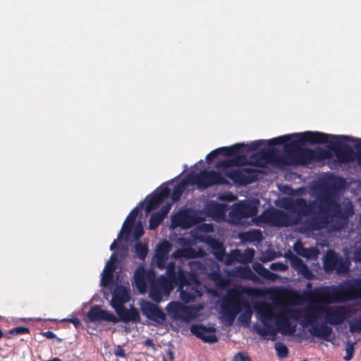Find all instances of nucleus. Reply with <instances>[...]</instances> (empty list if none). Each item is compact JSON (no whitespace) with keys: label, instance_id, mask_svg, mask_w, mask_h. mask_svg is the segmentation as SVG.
Here are the masks:
<instances>
[{"label":"nucleus","instance_id":"f257e3e1","mask_svg":"<svg viewBox=\"0 0 361 361\" xmlns=\"http://www.w3.org/2000/svg\"><path fill=\"white\" fill-rule=\"evenodd\" d=\"M284 207L296 216L272 208L264 210L255 219L257 224H269L271 226L286 227L298 225L303 217L308 216L302 222L305 232H313L326 228L335 218L343 216L340 204L334 199V192L329 188L324 189L317 197L309 202L303 197L288 200Z\"/></svg>","mask_w":361,"mask_h":361},{"label":"nucleus","instance_id":"f03ea898","mask_svg":"<svg viewBox=\"0 0 361 361\" xmlns=\"http://www.w3.org/2000/svg\"><path fill=\"white\" fill-rule=\"evenodd\" d=\"M331 134L319 131H305L304 133L285 135L269 140V146L284 145L286 155L283 157L282 164L307 165L312 162V149L300 148L299 143L331 145Z\"/></svg>","mask_w":361,"mask_h":361},{"label":"nucleus","instance_id":"7ed1b4c3","mask_svg":"<svg viewBox=\"0 0 361 361\" xmlns=\"http://www.w3.org/2000/svg\"><path fill=\"white\" fill-rule=\"evenodd\" d=\"M303 297L309 300L334 303L361 299V278L345 281L339 286L316 288L312 291H305Z\"/></svg>","mask_w":361,"mask_h":361},{"label":"nucleus","instance_id":"20e7f679","mask_svg":"<svg viewBox=\"0 0 361 361\" xmlns=\"http://www.w3.org/2000/svg\"><path fill=\"white\" fill-rule=\"evenodd\" d=\"M289 309L286 310L288 314L287 316L284 314L276 315L272 307L267 304L263 307H256L257 313L264 324L263 327L257 326L255 328L257 333L263 337L271 336V340L275 341L276 331L271 325L272 322L275 319L276 324L283 334L292 335L295 331V326L292 325L289 320V317H290L288 313Z\"/></svg>","mask_w":361,"mask_h":361},{"label":"nucleus","instance_id":"39448f33","mask_svg":"<svg viewBox=\"0 0 361 361\" xmlns=\"http://www.w3.org/2000/svg\"><path fill=\"white\" fill-rule=\"evenodd\" d=\"M255 289L244 286L233 288L228 290V298L222 304V312L224 317L230 324H231L236 316L243 308V306L247 305V301L243 297L244 294L251 295Z\"/></svg>","mask_w":361,"mask_h":361},{"label":"nucleus","instance_id":"423d86ee","mask_svg":"<svg viewBox=\"0 0 361 361\" xmlns=\"http://www.w3.org/2000/svg\"><path fill=\"white\" fill-rule=\"evenodd\" d=\"M331 145L329 149L332 150L338 161L341 163H348L353 159V150L344 141H350L354 144L357 153L355 159L361 167V138H355L349 135H331Z\"/></svg>","mask_w":361,"mask_h":361},{"label":"nucleus","instance_id":"0eeeda50","mask_svg":"<svg viewBox=\"0 0 361 361\" xmlns=\"http://www.w3.org/2000/svg\"><path fill=\"white\" fill-rule=\"evenodd\" d=\"M297 298L300 302H308L311 305L305 309L290 308L288 310L289 315L291 318L295 319L302 317V325L305 327L308 326L311 327L317 323L318 313L320 311H323V305H328L329 303L307 300L303 297L302 293L300 295H298Z\"/></svg>","mask_w":361,"mask_h":361},{"label":"nucleus","instance_id":"6e6552de","mask_svg":"<svg viewBox=\"0 0 361 361\" xmlns=\"http://www.w3.org/2000/svg\"><path fill=\"white\" fill-rule=\"evenodd\" d=\"M190 185H196L200 190L214 185H228V181L219 172L214 170H202L199 173L191 172L188 174Z\"/></svg>","mask_w":361,"mask_h":361},{"label":"nucleus","instance_id":"1a4fd4ad","mask_svg":"<svg viewBox=\"0 0 361 361\" xmlns=\"http://www.w3.org/2000/svg\"><path fill=\"white\" fill-rule=\"evenodd\" d=\"M165 269L166 275L164 276L178 283L179 289H180L181 299L186 302L193 300L195 298V295L187 293L183 290V288L190 284L189 279L194 276H189L181 267L176 268V263L173 262L166 264Z\"/></svg>","mask_w":361,"mask_h":361},{"label":"nucleus","instance_id":"9d476101","mask_svg":"<svg viewBox=\"0 0 361 361\" xmlns=\"http://www.w3.org/2000/svg\"><path fill=\"white\" fill-rule=\"evenodd\" d=\"M350 262L344 259L334 250H328L324 256L323 267L326 272L336 271L337 274H344L349 270Z\"/></svg>","mask_w":361,"mask_h":361},{"label":"nucleus","instance_id":"9b49d317","mask_svg":"<svg viewBox=\"0 0 361 361\" xmlns=\"http://www.w3.org/2000/svg\"><path fill=\"white\" fill-rule=\"evenodd\" d=\"M323 311L325 314V322L332 326L342 324L351 317L353 313L352 308L346 305H338L333 307L323 306Z\"/></svg>","mask_w":361,"mask_h":361},{"label":"nucleus","instance_id":"f8f14e48","mask_svg":"<svg viewBox=\"0 0 361 361\" xmlns=\"http://www.w3.org/2000/svg\"><path fill=\"white\" fill-rule=\"evenodd\" d=\"M259 171L252 168L236 169L225 172V176L237 185H247L258 180Z\"/></svg>","mask_w":361,"mask_h":361},{"label":"nucleus","instance_id":"ddd939ff","mask_svg":"<svg viewBox=\"0 0 361 361\" xmlns=\"http://www.w3.org/2000/svg\"><path fill=\"white\" fill-rule=\"evenodd\" d=\"M282 159L283 157L275 149H263L250 157L249 165L263 168L270 163L282 164Z\"/></svg>","mask_w":361,"mask_h":361},{"label":"nucleus","instance_id":"4468645a","mask_svg":"<svg viewBox=\"0 0 361 361\" xmlns=\"http://www.w3.org/2000/svg\"><path fill=\"white\" fill-rule=\"evenodd\" d=\"M199 222L197 214L190 209L179 211L171 217V228L178 227L186 229L189 228Z\"/></svg>","mask_w":361,"mask_h":361},{"label":"nucleus","instance_id":"2eb2a0df","mask_svg":"<svg viewBox=\"0 0 361 361\" xmlns=\"http://www.w3.org/2000/svg\"><path fill=\"white\" fill-rule=\"evenodd\" d=\"M156 276L152 270H147L142 266H139L134 272L133 286L137 289L138 292L144 294L148 289V286L154 281Z\"/></svg>","mask_w":361,"mask_h":361},{"label":"nucleus","instance_id":"dca6fc26","mask_svg":"<svg viewBox=\"0 0 361 361\" xmlns=\"http://www.w3.org/2000/svg\"><path fill=\"white\" fill-rule=\"evenodd\" d=\"M166 310L169 315L174 319L189 321L192 317L191 309L178 301L170 302Z\"/></svg>","mask_w":361,"mask_h":361},{"label":"nucleus","instance_id":"f3484780","mask_svg":"<svg viewBox=\"0 0 361 361\" xmlns=\"http://www.w3.org/2000/svg\"><path fill=\"white\" fill-rule=\"evenodd\" d=\"M258 212L257 207L250 202H239L234 204L231 214L233 218L236 219H242L255 216Z\"/></svg>","mask_w":361,"mask_h":361},{"label":"nucleus","instance_id":"a211bd4d","mask_svg":"<svg viewBox=\"0 0 361 361\" xmlns=\"http://www.w3.org/2000/svg\"><path fill=\"white\" fill-rule=\"evenodd\" d=\"M190 331L204 343H215L218 341L214 327H207L202 324H192L190 326Z\"/></svg>","mask_w":361,"mask_h":361},{"label":"nucleus","instance_id":"6ab92c4d","mask_svg":"<svg viewBox=\"0 0 361 361\" xmlns=\"http://www.w3.org/2000/svg\"><path fill=\"white\" fill-rule=\"evenodd\" d=\"M87 316L90 321L92 322L106 321L116 324L119 322L118 317H116L113 313L101 309V307L98 305L91 307L87 313Z\"/></svg>","mask_w":361,"mask_h":361},{"label":"nucleus","instance_id":"aec40b11","mask_svg":"<svg viewBox=\"0 0 361 361\" xmlns=\"http://www.w3.org/2000/svg\"><path fill=\"white\" fill-rule=\"evenodd\" d=\"M141 311L148 319L162 323L166 319V314L159 307L151 302L146 301L141 306Z\"/></svg>","mask_w":361,"mask_h":361},{"label":"nucleus","instance_id":"412c9836","mask_svg":"<svg viewBox=\"0 0 361 361\" xmlns=\"http://www.w3.org/2000/svg\"><path fill=\"white\" fill-rule=\"evenodd\" d=\"M171 250V244L168 240H163L158 244L154 257L156 265L159 269L163 270L165 269Z\"/></svg>","mask_w":361,"mask_h":361},{"label":"nucleus","instance_id":"4be33fe9","mask_svg":"<svg viewBox=\"0 0 361 361\" xmlns=\"http://www.w3.org/2000/svg\"><path fill=\"white\" fill-rule=\"evenodd\" d=\"M129 300L128 290L122 285H117L112 293L111 305L116 308L123 306Z\"/></svg>","mask_w":361,"mask_h":361},{"label":"nucleus","instance_id":"5701e85b","mask_svg":"<svg viewBox=\"0 0 361 361\" xmlns=\"http://www.w3.org/2000/svg\"><path fill=\"white\" fill-rule=\"evenodd\" d=\"M117 313L119 321L125 323L128 322H139L140 320V313L134 307H132L130 310H128L124 305L115 309Z\"/></svg>","mask_w":361,"mask_h":361},{"label":"nucleus","instance_id":"b1692460","mask_svg":"<svg viewBox=\"0 0 361 361\" xmlns=\"http://www.w3.org/2000/svg\"><path fill=\"white\" fill-rule=\"evenodd\" d=\"M170 194L171 189L167 186L161 188L159 191H156L147 200L146 211L149 212L151 210L158 207L165 199L169 197Z\"/></svg>","mask_w":361,"mask_h":361},{"label":"nucleus","instance_id":"393cba45","mask_svg":"<svg viewBox=\"0 0 361 361\" xmlns=\"http://www.w3.org/2000/svg\"><path fill=\"white\" fill-rule=\"evenodd\" d=\"M329 324L322 323L312 325L309 329L310 335L319 338L324 341H329L330 337L333 333L332 328L328 325Z\"/></svg>","mask_w":361,"mask_h":361},{"label":"nucleus","instance_id":"a878e982","mask_svg":"<svg viewBox=\"0 0 361 361\" xmlns=\"http://www.w3.org/2000/svg\"><path fill=\"white\" fill-rule=\"evenodd\" d=\"M290 262L292 267L305 279L308 280L314 279V274L300 257L293 255L290 258Z\"/></svg>","mask_w":361,"mask_h":361},{"label":"nucleus","instance_id":"bb28decb","mask_svg":"<svg viewBox=\"0 0 361 361\" xmlns=\"http://www.w3.org/2000/svg\"><path fill=\"white\" fill-rule=\"evenodd\" d=\"M117 262V257L115 253L112 254L109 260L107 262L104 269V277L102 279L103 286H106L110 283L114 279V272L116 270V262Z\"/></svg>","mask_w":361,"mask_h":361},{"label":"nucleus","instance_id":"cd10ccee","mask_svg":"<svg viewBox=\"0 0 361 361\" xmlns=\"http://www.w3.org/2000/svg\"><path fill=\"white\" fill-rule=\"evenodd\" d=\"M139 209L138 207H136L131 210L128 216H127L125 222L123 223V228L120 231L118 239L122 238L123 234H126L127 236L129 235L130 233V230L133 225L135 224L136 218L138 215Z\"/></svg>","mask_w":361,"mask_h":361},{"label":"nucleus","instance_id":"c85d7f7f","mask_svg":"<svg viewBox=\"0 0 361 361\" xmlns=\"http://www.w3.org/2000/svg\"><path fill=\"white\" fill-rule=\"evenodd\" d=\"M239 238L243 243H260L263 240V235L259 229H252L240 233L239 234Z\"/></svg>","mask_w":361,"mask_h":361},{"label":"nucleus","instance_id":"c756f323","mask_svg":"<svg viewBox=\"0 0 361 361\" xmlns=\"http://www.w3.org/2000/svg\"><path fill=\"white\" fill-rule=\"evenodd\" d=\"M294 250L298 255L308 259H316L319 255V251L316 247L306 248L300 243L295 244Z\"/></svg>","mask_w":361,"mask_h":361},{"label":"nucleus","instance_id":"7c9ffc66","mask_svg":"<svg viewBox=\"0 0 361 361\" xmlns=\"http://www.w3.org/2000/svg\"><path fill=\"white\" fill-rule=\"evenodd\" d=\"M156 283L164 290V295H169L170 293L176 286H178L177 282L173 281L172 279L161 275L157 280Z\"/></svg>","mask_w":361,"mask_h":361},{"label":"nucleus","instance_id":"2f4dec72","mask_svg":"<svg viewBox=\"0 0 361 361\" xmlns=\"http://www.w3.org/2000/svg\"><path fill=\"white\" fill-rule=\"evenodd\" d=\"M188 185H190V180H189L188 176L187 175L183 180L175 185L173 191H171L169 197H171L173 202L178 201L183 192H184L185 187Z\"/></svg>","mask_w":361,"mask_h":361},{"label":"nucleus","instance_id":"473e14b6","mask_svg":"<svg viewBox=\"0 0 361 361\" xmlns=\"http://www.w3.org/2000/svg\"><path fill=\"white\" fill-rule=\"evenodd\" d=\"M149 295L153 301L157 303L162 300L163 295H164V290L156 283L155 280L151 283Z\"/></svg>","mask_w":361,"mask_h":361},{"label":"nucleus","instance_id":"72a5a7b5","mask_svg":"<svg viewBox=\"0 0 361 361\" xmlns=\"http://www.w3.org/2000/svg\"><path fill=\"white\" fill-rule=\"evenodd\" d=\"M246 145L244 143H236L230 147H221V152L226 157L235 156L238 154L243 149L245 148Z\"/></svg>","mask_w":361,"mask_h":361},{"label":"nucleus","instance_id":"f704fd0d","mask_svg":"<svg viewBox=\"0 0 361 361\" xmlns=\"http://www.w3.org/2000/svg\"><path fill=\"white\" fill-rule=\"evenodd\" d=\"M254 269L260 276L268 280L274 281L278 277L276 274L270 271L260 264L255 266Z\"/></svg>","mask_w":361,"mask_h":361},{"label":"nucleus","instance_id":"c9c22d12","mask_svg":"<svg viewBox=\"0 0 361 361\" xmlns=\"http://www.w3.org/2000/svg\"><path fill=\"white\" fill-rule=\"evenodd\" d=\"M209 245L213 250V254L216 258H221L225 255V248L223 244L218 240L212 239L209 242Z\"/></svg>","mask_w":361,"mask_h":361},{"label":"nucleus","instance_id":"e433bc0d","mask_svg":"<svg viewBox=\"0 0 361 361\" xmlns=\"http://www.w3.org/2000/svg\"><path fill=\"white\" fill-rule=\"evenodd\" d=\"M312 161H324L330 157L331 154L326 149L323 148H317L314 149H312Z\"/></svg>","mask_w":361,"mask_h":361},{"label":"nucleus","instance_id":"4c0bfd02","mask_svg":"<svg viewBox=\"0 0 361 361\" xmlns=\"http://www.w3.org/2000/svg\"><path fill=\"white\" fill-rule=\"evenodd\" d=\"M149 249L148 246L146 244H143L141 242H138L135 245V252L140 260H145L147 253H148Z\"/></svg>","mask_w":361,"mask_h":361},{"label":"nucleus","instance_id":"58836bf2","mask_svg":"<svg viewBox=\"0 0 361 361\" xmlns=\"http://www.w3.org/2000/svg\"><path fill=\"white\" fill-rule=\"evenodd\" d=\"M164 218L159 214L157 212L152 214L149 219V228L151 230H155L164 221Z\"/></svg>","mask_w":361,"mask_h":361},{"label":"nucleus","instance_id":"ea45409f","mask_svg":"<svg viewBox=\"0 0 361 361\" xmlns=\"http://www.w3.org/2000/svg\"><path fill=\"white\" fill-rule=\"evenodd\" d=\"M243 309H244V312L240 315L238 319L242 323L247 324L251 320L252 311L248 303L247 305L243 306Z\"/></svg>","mask_w":361,"mask_h":361},{"label":"nucleus","instance_id":"a19ab883","mask_svg":"<svg viewBox=\"0 0 361 361\" xmlns=\"http://www.w3.org/2000/svg\"><path fill=\"white\" fill-rule=\"evenodd\" d=\"M233 166H243L249 165V159L245 154H237L231 159Z\"/></svg>","mask_w":361,"mask_h":361},{"label":"nucleus","instance_id":"79ce46f5","mask_svg":"<svg viewBox=\"0 0 361 361\" xmlns=\"http://www.w3.org/2000/svg\"><path fill=\"white\" fill-rule=\"evenodd\" d=\"M274 348L279 357L285 358L288 356V349L284 343L280 342L276 343Z\"/></svg>","mask_w":361,"mask_h":361},{"label":"nucleus","instance_id":"37998d69","mask_svg":"<svg viewBox=\"0 0 361 361\" xmlns=\"http://www.w3.org/2000/svg\"><path fill=\"white\" fill-rule=\"evenodd\" d=\"M30 329L26 326H17L9 330L6 335L7 338H11V336L16 334H29Z\"/></svg>","mask_w":361,"mask_h":361},{"label":"nucleus","instance_id":"c03bdc74","mask_svg":"<svg viewBox=\"0 0 361 361\" xmlns=\"http://www.w3.org/2000/svg\"><path fill=\"white\" fill-rule=\"evenodd\" d=\"M269 145V140L266 141V140H255V141H253L252 142L250 145H245L247 147V152H252V151H255V150H257L259 148V147H261L262 145Z\"/></svg>","mask_w":361,"mask_h":361},{"label":"nucleus","instance_id":"a18cd8bd","mask_svg":"<svg viewBox=\"0 0 361 361\" xmlns=\"http://www.w3.org/2000/svg\"><path fill=\"white\" fill-rule=\"evenodd\" d=\"M349 331L352 334L361 333V319H355L349 323Z\"/></svg>","mask_w":361,"mask_h":361},{"label":"nucleus","instance_id":"49530a36","mask_svg":"<svg viewBox=\"0 0 361 361\" xmlns=\"http://www.w3.org/2000/svg\"><path fill=\"white\" fill-rule=\"evenodd\" d=\"M144 228L141 222H137L133 230L135 239L139 240L144 235Z\"/></svg>","mask_w":361,"mask_h":361},{"label":"nucleus","instance_id":"de8ad7c7","mask_svg":"<svg viewBox=\"0 0 361 361\" xmlns=\"http://www.w3.org/2000/svg\"><path fill=\"white\" fill-rule=\"evenodd\" d=\"M221 153H222L221 147L212 150L206 157L207 163L211 164L212 161Z\"/></svg>","mask_w":361,"mask_h":361},{"label":"nucleus","instance_id":"09e8293b","mask_svg":"<svg viewBox=\"0 0 361 361\" xmlns=\"http://www.w3.org/2000/svg\"><path fill=\"white\" fill-rule=\"evenodd\" d=\"M233 361H250V357L247 353L238 352L234 355Z\"/></svg>","mask_w":361,"mask_h":361},{"label":"nucleus","instance_id":"8fccbe9b","mask_svg":"<svg viewBox=\"0 0 361 361\" xmlns=\"http://www.w3.org/2000/svg\"><path fill=\"white\" fill-rule=\"evenodd\" d=\"M216 166L218 169H228L233 166L231 159L220 161Z\"/></svg>","mask_w":361,"mask_h":361},{"label":"nucleus","instance_id":"3c124183","mask_svg":"<svg viewBox=\"0 0 361 361\" xmlns=\"http://www.w3.org/2000/svg\"><path fill=\"white\" fill-rule=\"evenodd\" d=\"M346 355L345 356L343 357V359L345 360V361H349L353 357V353H354V348H353V345L352 344H349L348 345V346L346 347Z\"/></svg>","mask_w":361,"mask_h":361},{"label":"nucleus","instance_id":"603ef678","mask_svg":"<svg viewBox=\"0 0 361 361\" xmlns=\"http://www.w3.org/2000/svg\"><path fill=\"white\" fill-rule=\"evenodd\" d=\"M171 208V204L168 203V204L164 205L161 208V209L159 211H158L157 213L159 214V215H161L163 216V218L165 219V217L169 212Z\"/></svg>","mask_w":361,"mask_h":361},{"label":"nucleus","instance_id":"864d4df0","mask_svg":"<svg viewBox=\"0 0 361 361\" xmlns=\"http://www.w3.org/2000/svg\"><path fill=\"white\" fill-rule=\"evenodd\" d=\"M61 322H67L69 323H72L75 328L81 326L80 320L78 317H72L70 319H63L60 321Z\"/></svg>","mask_w":361,"mask_h":361},{"label":"nucleus","instance_id":"5fc2aeb1","mask_svg":"<svg viewBox=\"0 0 361 361\" xmlns=\"http://www.w3.org/2000/svg\"><path fill=\"white\" fill-rule=\"evenodd\" d=\"M243 274L245 277L250 279L253 281H255L257 276L252 272V271L249 268H245L243 269Z\"/></svg>","mask_w":361,"mask_h":361},{"label":"nucleus","instance_id":"6e6d98bb","mask_svg":"<svg viewBox=\"0 0 361 361\" xmlns=\"http://www.w3.org/2000/svg\"><path fill=\"white\" fill-rule=\"evenodd\" d=\"M271 269L274 270H281L283 271L286 269V266L283 263L277 262L272 263L270 266Z\"/></svg>","mask_w":361,"mask_h":361},{"label":"nucleus","instance_id":"4d7b16f0","mask_svg":"<svg viewBox=\"0 0 361 361\" xmlns=\"http://www.w3.org/2000/svg\"><path fill=\"white\" fill-rule=\"evenodd\" d=\"M43 336L47 338H56V334L51 331H47L42 333Z\"/></svg>","mask_w":361,"mask_h":361},{"label":"nucleus","instance_id":"13d9d810","mask_svg":"<svg viewBox=\"0 0 361 361\" xmlns=\"http://www.w3.org/2000/svg\"><path fill=\"white\" fill-rule=\"evenodd\" d=\"M118 349H119V350L116 352V353H115L116 355H117L118 357H125L126 353H125L124 350L121 347H118Z\"/></svg>","mask_w":361,"mask_h":361},{"label":"nucleus","instance_id":"bf43d9fd","mask_svg":"<svg viewBox=\"0 0 361 361\" xmlns=\"http://www.w3.org/2000/svg\"><path fill=\"white\" fill-rule=\"evenodd\" d=\"M118 240H114V242L110 245V250L113 251V250H116L118 247Z\"/></svg>","mask_w":361,"mask_h":361},{"label":"nucleus","instance_id":"052dcab7","mask_svg":"<svg viewBox=\"0 0 361 361\" xmlns=\"http://www.w3.org/2000/svg\"><path fill=\"white\" fill-rule=\"evenodd\" d=\"M312 284L311 282H307V284H306V289L305 291H312ZM314 289H313L314 290ZM305 292V290H303L302 293Z\"/></svg>","mask_w":361,"mask_h":361},{"label":"nucleus","instance_id":"680f3d73","mask_svg":"<svg viewBox=\"0 0 361 361\" xmlns=\"http://www.w3.org/2000/svg\"><path fill=\"white\" fill-rule=\"evenodd\" d=\"M167 354L169 355V357H170L171 360H173V359L174 358V357H173V353L171 350H169L168 351V353H167Z\"/></svg>","mask_w":361,"mask_h":361},{"label":"nucleus","instance_id":"e2e57ef3","mask_svg":"<svg viewBox=\"0 0 361 361\" xmlns=\"http://www.w3.org/2000/svg\"><path fill=\"white\" fill-rule=\"evenodd\" d=\"M357 257L361 261V247H360V249L359 250V251L357 252Z\"/></svg>","mask_w":361,"mask_h":361},{"label":"nucleus","instance_id":"0e129e2a","mask_svg":"<svg viewBox=\"0 0 361 361\" xmlns=\"http://www.w3.org/2000/svg\"><path fill=\"white\" fill-rule=\"evenodd\" d=\"M4 336V333L2 330L0 329V339Z\"/></svg>","mask_w":361,"mask_h":361},{"label":"nucleus","instance_id":"69168bd1","mask_svg":"<svg viewBox=\"0 0 361 361\" xmlns=\"http://www.w3.org/2000/svg\"><path fill=\"white\" fill-rule=\"evenodd\" d=\"M178 252H179V251H178L177 252H176V253H174V254H173V257H179V256H180L179 255H177V254H178Z\"/></svg>","mask_w":361,"mask_h":361},{"label":"nucleus","instance_id":"338daca9","mask_svg":"<svg viewBox=\"0 0 361 361\" xmlns=\"http://www.w3.org/2000/svg\"><path fill=\"white\" fill-rule=\"evenodd\" d=\"M250 251L251 252V256L252 257L254 255V250L252 249H251V250H250Z\"/></svg>","mask_w":361,"mask_h":361},{"label":"nucleus","instance_id":"774afa93","mask_svg":"<svg viewBox=\"0 0 361 361\" xmlns=\"http://www.w3.org/2000/svg\"><path fill=\"white\" fill-rule=\"evenodd\" d=\"M216 276L219 277V278H221V275L220 274H216Z\"/></svg>","mask_w":361,"mask_h":361}]
</instances>
